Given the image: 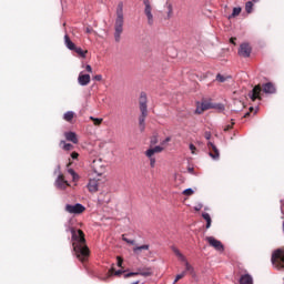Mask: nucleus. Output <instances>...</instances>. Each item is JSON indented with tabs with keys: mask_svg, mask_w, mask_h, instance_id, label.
Returning a JSON list of instances; mask_svg holds the SVG:
<instances>
[{
	"mask_svg": "<svg viewBox=\"0 0 284 284\" xmlns=\"http://www.w3.org/2000/svg\"><path fill=\"white\" fill-rule=\"evenodd\" d=\"M204 139H206V141H210V139H212V132L205 131Z\"/></svg>",
	"mask_w": 284,
	"mask_h": 284,
	"instance_id": "obj_38",
	"label": "nucleus"
},
{
	"mask_svg": "<svg viewBox=\"0 0 284 284\" xmlns=\"http://www.w3.org/2000/svg\"><path fill=\"white\" fill-rule=\"evenodd\" d=\"M172 141V138L168 136L162 141V145H165V143H170Z\"/></svg>",
	"mask_w": 284,
	"mask_h": 284,
	"instance_id": "obj_46",
	"label": "nucleus"
},
{
	"mask_svg": "<svg viewBox=\"0 0 284 284\" xmlns=\"http://www.w3.org/2000/svg\"><path fill=\"white\" fill-rule=\"evenodd\" d=\"M250 110H254V108L251 106Z\"/></svg>",
	"mask_w": 284,
	"mask_h": 284,
	"instance_id": "obj_56",
	"label": "nucleus"
},
{
	"mask_svg": "<svg viewBox=\"0 0 284 284\" xmlns=\"http://www.w3.org/2000/svg\"><path fill=\"white\" fill-rule=\"evenodd\" d=\"M64 227L65 232L71 233L72 247L77 258H79L81 263H85L90 256V248H88V244H85V234H83V231L72 227L70 222H67Z\"/></svg>",
	"mask_w": 284,
	"mask_h": 284,
	"instance_id": "obj_1",
	"label": "nucleus"
},
{
	"mask_svg": "<svg viewBox=\"0 0 284 284\" xmlns=\"http://www.w3.org/2000/svg\"><path fill=\"white\" fill-rule=\"evenodd\" d=\"M184 276H185V271L176 275L174 283H178V281H181V278H183Z\"/></svg>",
	"mask_w": 284,
	"mask_h": 284,
	"instance_id": "obj_36",
	"label": "nucleus"
},
{
	"mask_svg": "<svg viewBox=\"0 0 284 284\" xmlns=\"http://www.w3.org/2000/svg\"><path fill=\"white\" fill-rule=\"evenodd\" d=\"M252 1H254V3H256V1H258V0H252Z\"/></svg>",
	"mask_w": 284,
	"mask_h": 284,
	"instance_id": "obj_55",
	"label": "nucleus"
},
{
	"mask_svg": "<svg viewBox=\"0 0 284 284\" xmlns=\"http://www.w3.org/2000/svg\"><path fill=\"white\" fill-rule=\"evenodd\" d=\"M150 159V165L151 168H154V165H156V159H154L153 156L149 158Z\"/></svg>",
	"mask_w": 284,
	"mask_h": 284,
	"instance_id": "obj_41",
	"label": "nucleus"
},
{
	"mask_svg": "<svg viewBox=\"0 0 284 284\" xmlns=\"http://www.w3.org/2000/svg\"><path fill=\"white\" fill-rule=\"evenodd\" d=\"M116 261H118L116 263L118 267H123V258H121V256H118Z\"/></svg>",
	"mask_w": 284,
	"mask_h": 284,
	"instance_id": "obj_40",
	"label": "nucleus"
},
{
	"mask_svg": "<svg viewBox=\"0 0 284 284\" xmlns=\"http://www.w3.org/2000/svg\"><path fill=\"white\" fill-rule=\"evenodd\" d=\"M130 276H139V272H130L124 274V278H130Z\"/></svg>",
	"mask_w": 284,
	"mask_h": 284,
	"instance_id": "obj_37",
	"label": "nucleus"
},
{
	"mask_svg": "<svg viewBox=\"0 0 284 284\" xmlns=\"http://www.w3.org/2000/svg\"><path fill=\"white\" fill-rule=\"evenodd\" d=\"M165 8L168 10L166 12V19H172V17H174V8L172 7V3L166 2L165 3Z\"/></svg>",
	"mask_w": 284,
	"mask_h": 284,
	"instance_id": "obj_20",
	"label": "nucleus"
},
{
	"mask_svg": "<svg viewBox=\"0 0 284 284\" xmlns=\"http://www.w3.org/2000/svg\"><path fill=\"white\" fill-rule=\"evenodd\" d=\"M71 159H79V153H77V152H73V153H71Z\"/></svg>",
	"mask_w": 284,
	"mask_h": 284,
	"instance_id": "obj_48",
	"label": "nucleus"
},
{
	"mask_svg": "<svg viewBox=\"0 0 284 284\" xmlns=\"http://www.w3.org/2000/svg\"><path fill=\"white\" fill-rule=\"evenodd\" d=\"M263 92L265 94H276V87L272 82H267L263 85Z\"/></svg>",
	"mask_w": 284,
	"mask_h": 284,
	"instance_id": "obj_15",
	"label": "nucleus"
},
{
	"mask_svg": "<svg viewBox=\"0 0 284 284\" xmlns=\"http://www.w3.org/2000/svg\"><path fill=\"white\" fill-rule=\"evenodd\" d=\"M241 10L242 9L240 7L233 8L232 17H239L241 14Z\"/></svg>",
	"mask_w": 284,
	"mask_h": 284,
	"instance_id": "obj_33",
	"label": "nucleus"
},
{
	"mask_svg": "<svg viewBox=\"0 0 284 284\" xmlns=\"http://www.w3.org/2000/svg\"><path fill=\"white\" fill-rule=\"evenodd\" d=\"M172 252H174L175 256H178L180 261H185V256L175 246H172Z\"/></svg>",
	"mask_w": 284,
	"mask_h": 284,
	"instance_id": "obj_26",
	"label": "nucleus"
},
{
	"mask_svg": "<svg viewBox=\"0 0 284 284\" xmlns=\"http://www.w3.org/2000/svg\"><path fill=\"white\" fill-rule=\"evenodd\" d=\"M144 3V14L148 19L149 26H154V16L152 14V4L150 3V0H143Z\"/></svg>",
	"mask_w": 284,
	"mask_h": 284,
	"instance_id": "obj_6",
	"label": "nucleus"
},
{
	"mask_svg": "<svg viewBox=\"0 0 284 284\" xmlns=\"http://www.w3.org/2000/svg\"><path fill=\"white\" fill-rule=\"evenodd\" d=\"M64 44L68 48V50H75L77 44H74V42H72V40L70 39V36L65 34L64 36Z\"/></svg>",
	"mask_w": 284,
	"mask_h": 284,
	"instance_id": "obj_19",
	"label": "nucleus"
},
{
	"mask_svg": "<svg viewBox=\"0 0 284 284\" xmlns=\"http://www.w3.org/2000/svg\"><path fill=\"white\" fill-rule=\"evenodd\" d=\"M207 148H209V150H213V152H214V153L209 152V155L211 156V159H213V161H219V159L221 156L219 148H216L215 144L210 141L207 142Z\"/></svg>",
	"mask_w": 284,
	"mask_h": 284,
	"instance_id": "obj_10",
	"label": "nucleus"
},
{
	"mask_svg": "<svg viewBox=\"0 0 284 284\" xmlns=\"http://www.w3.org/2000/svg\"><path fill=\"white\" fill-rule=\"evenodd\" d=\"M271 263L275 270H284V252L277 248L273 252Z\"/></svg>",
	"mask_w": 284,
	"mask_h": 284,
	"instance_id": "obj_4",
	"label": "nucleus"
},
{
	"mask_svg": "<svg viewBox=\"0 0 284 284\" xmlns=\"http://www.w3.org/2000/svg\"><path fill=\"white\" fill-rule=\"evenodd\" d=\"M189 148H190L192 154H194V151L196 150V146L191 143V144L189 145Z\"/></svg>",
	"mask_w": 284,
	"mask_h": 284,
	"instance_id": "obj_47",
	"label": "nucleus"
},
{
	"mask_svg": "<svg viewBox=\"0 0 284 284\" xmlns=\"http://www.w3.org/2000/svg\"><path fill=\"white\" fill-rule=\"evenodd\" d=\"M142 250H150V245L144 244V245H141V246L133 247L134 254H141Z\"/></svg>",
	"mask_w": 284,
	"mask_h": 284,
	"instance_id": "obj_22",
	"label": "nucleus"
},
{
	"mask_svg": "<svg viewBox=\"0 0 284 284\" xmlns=\"http://www.w3.org/2000/svg\"><path fill=\"white\" fill-rule=\"evenodd\" d=\"M183 263H185V274H187V272L190 274H194V267L192 265L189 264L187 260L185 258V261H182Z\"/></svg>",
	"mask_w": 284,
	"mask_h": 284,
	"instance_id": "obj_25",
	"label": "nucleus"
},
{
	"mask_svg": "<svg viewBox=\"0 0 284 284\" xmlns=\"http://www.w3.org/2000/svg\"><path fill=\"white\" fill-rule=\"evenodd\" d=\"M73 52L78 53L81 59H85V55L88 54V51H83V49H81L80 47H75V49H73Z\"/></svg>",
	"mask_w": 284,
	"mask_h": 284,
	"instance_id": "obj_23",
	"label": "nucleus"
},
{
	"mask_svg": "<svg viewBox=\"0 0 284 284\" xmlns=\"http://www.w3.org/2000/svg\"><path fill=\"white\" fill-rule=\"evenodd\" d=\"M85 70H87V72H92V65L87 64V65H85Z\"/></svg>",
	"mask_w": 284,
	"mask_h": 284,
	"instance_id": "obj_49",
	"label": "nucleus"
},
{
	"mask_svg": "<svg viewBox=\"0 0 284 284\" xmlns=\"http://www.w3.org/2000/svg\"><path fill=\"white\" fill-rule=\"evenodd\" d=\"M195 212H201L203 210V204L199 203L197 205L194 206Z\"/></svg>",
	"mask_w": 284,
	"mask_h": 284,
	"instance_id": "obj_43",
	"label": "nucleus"
},
{
	"mask_svg": "<svg viewBox=\"0 0 284 284\" xmlns=\"http://www.w3.org/2000/svg\"><path fill=\"white\" fill-rule=\"evenodd\" d=\"M202 217L206 221V230H210L212 227V216H210V213H202Z\"/></svg>",
	"mask_w": 284,
	"mask_h": 284,
	"instance_id": "obj_21",
	"label": "nucleus"
},
{
	"mask_svg": "<svg viewBox=\"0 0 284 284\" xmlns=\"http://www.w3.org/2000/svg\"><path fill=\"white\" fill-rule=\"evenodd\" d=\"M111 272H114V267L111 268Z\"/></svg>",
	"mask_w": 284,
	"mask_h": 284,
	"instance_id": "obj_54",
	"label": "nucleus"
},
{
	"mask_svg": "<svg viewBox=\"0 0 284 284\" xmlns=\"http://www.w3.org/2000/svg\"><path fill=\"white\" fill-rule=\"evenodd\" d=\"M151 143H156V141H155V140H152Z\"/></svg>",
	"mask_w": 284,
	"mask_h": 284,
	"instance_id": "obj_53",
	"label": "nucleus"
},
{
	"mask_svg": "<svg viewBox=\"0 0 284 284\" xmlns=\"http://www.w3.org/2000/svg\"><path fill=\"white\" fill-rule=\"evenodd\" d=\"M252 8H254V3L252 1H248L245 3V10H246L247 14H251Z\"/></svg>",
	"mask_w": 284,
	"mask_h": 284,
	"instance_id": "obj_29",
	"label": "nucleus"
},
{
	"mask_svg": "<svg viewBox=\"0 0 284 284\" xmlns=\"http://www.w3.org/2000/svg\"><path fill=\"white\" fill-rule=\"evenodd\" d=\"M65 212L69 214H83V212H85V206H83L81 203L67 204Z\"/></svg>",
	"mask_w": 284,
	"mask_h": 284,
	"instance_id": "obj_5",
	"label": "nucleus"
},
{
	"mask_svg": "<svg viewBox=\"0 0 284 284\" xmlns=\"http://www.w3.org/2000/svg\"><path fill=\"white\" fill-rule=\"evenodd\" d=\"M163 152V146L156 145L154 148H150L149 150L145 151V155L149 159H152V156H154V154H159Z\"/></svg>",
	"mask_w": 284,
	"mask_h": 284,
	"instance_id": "obj_13",
	"label": "nucleus"
},
{
	"mask_svg": "<svg viewBox=\"0 0 284 284\" xmlns=\"http://www.w3.org/2000/svg\"><path fill=\"white\" fill-rule=\"evenodd\" d=\"M64 136L67 139V141H70L71 143H79V139L77 138V133L72 132V131H68L64 133Z\"/></svg>",
	"mask_w": 284,
	"mask_h": 284,
	"instance_id": "obj_16",
	"label": "nucleus"
},
{
	"mask_svg": "<svg viewBox=\"0 0 284 284\" xmlns=\"http://www.w3.org/2000/svg\"><path fill=\"white\" fill-rule=\"evenodd\" d=\"M206 241H207L209 245H211V247H214V250H216V252L225 251V246L223 245V243L221 241L216 240V237L207 236Z\"/></svg>",
	"mask_w": 284,
	"mask_h": 284,
	"instance_id": "obj_7",
	"label": "nucleus"
},
{
	"mask_svg": "<svg viewBox=\"0 0 284 284\" xmlns=\"http://www.w3.org/2000/svg\"><path fill=\"white\" fill-rule=\"evenodd\" d=\"M87 187L89 192H99V181H97L95 179L90 180Z\"/></svg>",
	"mask_w": 284,
	"mask_h": 284,
	"instance_id": "obj_17",
	"label": "nucleus"
},
{
	"mask_svg": "<svg viewBox=\"0 0 284 284\" xmlns=\"http://www.w3.org/2000/svg\"><path fill=\"white\" fill-rule=\"evenodd\" d=\"M240 284H254V278L252 277V275H250L248 273L241 275Z\"/></svg>",
	"mask_w": 284,
	"mask_h": 284,
	"instance_id": "obj_18",
	"label": "nucleus"
},
{
	"mask_svg": "<svg viewBox=\"0 0 284 284\" xmlns=\"http://www.w3.org/2000/svg\"><path fill=\"white\" fill-rule=\"evenodd\" d=\"M232 125H234V122H232ZM232 125H230V124L226 125L225 129H224V131L227 132V130H232Z\"/></svg>",
	"mask_w": 284,
	"mask_h": 284,
	"instance_id": "obj_50",
	"label": "nucleus"
},
{
	"mask_svg": "<svg viewBox=\"0 0 284 284\" xmlns=\"http://www.w3.org/2000/svg\"><path fill=\"white\" fill-rule=\"evenodd\" d=\"M64 121H72L74 119V112L73 111H68L63 115Z\"/></svg>",
	"mask_w": 284,
	"mask_h": 284,
	"instance_id": "obj_27",
	"label": "nucleus"
},
{
	"mask_svg": "<svg viewBox=\"0 0 284 284\" xmlns=\"http://www.w3.org/2000/svg\"><path fill=\"white\" fill-rule=\"evenodd\" d=\"M216 81H219L220 83H225L227 81V78H225L223 74L219 73L216 75Z\"/></svg>",
	"mask_w": 284,
	"mask_h": 284,
	"instance_id": "obj_32",
	"label": "nucleus"
},
{
	"mask_svg": "<svg viewBox=\"0 0 284 284\" xmlns=\"http://www.w3.org/2000/svg\"><path fill=\"white\" fill-rule=\"evenodd\" d=\"M121 274H125V271L118 270V271H115L114 276H121Z\"/></svg>",
	"mask_w": 284,
	"mask_h": 284,
	"instance_id": "obj_45",
	"label": "nucleus"
},
{
	"mask_svg": "<svg viewBox=\"0 0 284 284\" xmlns=\"http://www.w3.org/2000/svg\"><path fill=\"white\" fill-rule=\"evenodd\" d=\"M140 112L139 128L141 132H145V119L148 118V94L145 92L140 94Z\"/></svg>",
	"mask_w": 284,
	"mask_h": 284,
	"instance_id": "obj_3",
	"label": "nucleus"
},
{
	"mask_svg": "<svg viewBox=\"0 0 284 284\" xmlns=\"http://www.w3.org/2000/svg\"><path fill=\"white\" fill-rule=\"evenodd\" d=\"M94 81H103V75L97 74L93 77Z\"/></svg>",
	"mask_w": 284,
	"mask_h": 284,
	"instance_id": "obj_44",
	"label": "nucleus"
},
{
	"mask_svg": "<svg viewBox=\"0 0 284 284\" xmlns=\"http://www.w3.org/2000/svg\"><path fill=\"white\" fill-rule=\"evenodd\" d=\"M261 85H255L252 91L248 92V97L251 100L256 101V99H261Z\"/></svg>",
	"mask_w": 284,
	"mask_h": 284,
	"instance_id": "obj_12",
	"label": "nucleus"
},
{
	"mask_svg": "<svg viewBox=\"0 0 284 284\" xmlns=\"http://www.w3.org/2000/svg\"><path fill=\"white\" fill-rule=\"evenodd\" d=\"M54 185L58 190H65L70 184L68 183L63 174H59L55 179Z\"/></svg>",
	"mask_w": 284,
	"mask_h": 284,
	"instance_id": "obj_9",
	"label": "nucleus"
},
{
	"mask_svg": "<svg viewBox=\"0 0 284 284\" xmlns=\"http://www.w3.org/2000/svg\"><path fill=\"white\" fill-rule=\"evenodd\" d=\"M90 119L93 121L94 125H101V123H103V119L101 118L91 116Z\"/></svg>",
	"mask_w": 284,
	"mask_h": 284,
	"instance_id": "obj_30",
	"label": "nucleus"
},
{
	"mask_svg": "<svg viewBox=\"0 0 284 284\" xmlns=\"http://www.w3.org/2000/svg\"><path fill=\"white\" fill-rule=\"evenodd\" d=\"M237 53L240 57H244V59H247L250 54H252V47H250V43H242Z\"/></svg>",
	"mask_w": 284,
	"mask_h": 284,
	"instance_id": "obj_8",
	"label": "nucleus"
},
{
	"mask_svg": "<svg viewBox=\"0 0 284 284\" xmlns=\"http://www.w3.org/2000/svg\"><path fill=\"white\" fill-rule=\"evenodd\" d=\"M189 172H194V169L193 168L189 169Z\"/></svg>",
	"mask_w": 284,
	"mask_h": 284,
	"instance_id": "obj_52",
	"label": "nucleus"
},
{
	"mask_svg": "<svg viewBox=\"0 0 284 284\" xmlns=\"http://www.w3.org/2000/svg\"><path fill=\"white\" fill-rule=\"evenodd\" d=\"M85 32H87L88 34H90V32H92V29L87 28V29H85Z\"/></svg>",
	"mask_w": 284,
	"mask_h": 284,
	"instance_id": "obj_51",
	"label": "nucleus"
},
{
	"mask_svg": "<svg viewBox=\"0 0 284 284\" xmlns=\"http://www.w3.org/2000/svg\"><path fill=\"white\" fill-rule=\"evenodd\" d=\"M139 276H152V272H150V270L140 271Z\"/></svg>",
	"mask_w": 284,
	"mask_h": 284,
	"instance_id": "obj_34",
	"label": "nucleus"
},
{
	"mask_svg": "<svg viewBox=\"0 0 284 284\" xmlns=\"http://www.w3.org/2000/svg\"><path fill=\"white\" fill-rule=\"evenodd\" d=\"M78 83L82 87L88 85L90 83V74H83V72H81L78 77Z\"/></svg>",
	"mask_w": 284,
	"mask_h": 284,
	"instance_id": "obj_14",
	"label": "nucleus"
},
{
	"mask_svg": "<svg viewBox=\"0 0 284 284\" xmlns=\"http://www.w3.org/2000/svg\"><path fill=\"white\" fill-rule=\"evenodd\" d=\"M182 194H184L185 196H192V194H194V189L192 187H189V189H185Z\"/></svg>",
	"mask_w": 284,
	"mask_h": 284,
	"instance_id": "obj_31",
	"label": "nucleus"
},
{
	"mask_svg": "<svg viewBox=\"0 0 284 284\" xmlns=\"http://www.w3.org/2000/svg\"><path fill=\"white\" fill-rule=\"evenodd\" d=\"M213 110H217L219 112H223V110H225V105H223V103H213Z\"/></svg>",
	"mask_w": 284,
	"mask_h": 284,
	"instance_id": "obj_28",
	"label": "nucleus"
},
{
	"mask_svg": "<svg viewBox=\"0 0 284 284\" xmlns=\"http://www.w3.org/2000/svg\"><path fill=\"white\" fill-rule=\"evenodd\" d=\"M123 241L125 242V243H129V245H136V242L134 241V240H130V239H123Z\"/></svg>",
	"mask_w": 284,
	"mask_h": 284,
	"instance_id": "obj_39",
	"label": "nucleus"
},
{
	"mask_svg": "<svg viewBox=\"0 0 284 284\" xmlns=\"http://www.w3.org/2000/svg\"><path fill=\"white\" fill-rule=\"evenodd\" d=\"M53 174H58V176H59V174H62V173H61V165H58V166L54 169Z\"/></svg>",
	"mask_w": 284,
	"mask_h": 284,
	"instance_id": "obj_42",
	"label": "nucleus"
},
{
	"mask_svg": "<svg viewBox=\"0 0 284 284\" xmlns=\"http://www.w3.org/2000/svg\"><path fill=\"white\" fill-rule=\"evenodd\" d=\"M205 110H213V103L209 101H203L201 105L195 109V114H202Z\"/></svg>",
	"mask_w": 284,
	"mask_h": 284,
	"instance_id": "obj_11",
	"label": "nucleus"
},
{
	"mask_svg": "<svg viewBox=\"0 0 284 284\" xmlns=\"http://www.w3.org/2000/svg\"><path fill=\"white\" fill-rule=\"evenodd\" d=\"M60 146L62 150H65L67 152H70L72 150L73 145L71 143H67L65 141H60Z\"/></svg>",
	"mask_w": 284,
	"mask_h": 284,
	"instance_id": "obj_24",
	"label": "nucleus"
},
{
	"mask_svg": "<svg viewBox=\"0 0 284 284\" xmlns=\"http://www.w3.org/2000/svg\"><path fill=\"white\" fill-rule=\"evenodd\" d=\"M116 18L114 23V39L115 42L119 43L121 41V34H123V1H120L115 11Z\"/></svg>",
	"mask_w": 284,
	"mask_h": 284,
	"instance_id": "obj_2",
	"label": "nucleus"
},
{
	"mask_svg": "<svg viewBox=\"0 0 284 284\" xmlns=\"http://www.w3.org/2000/svg\"><path fill=\"white\" fill-rule=\"evenodd\" d=\"M69 174H71V176L73 178V180L79 179V174H77V172H74L72 169L68 170Z\"/></svg>",
	"mask_w": 284,
	"mask_h": 284,
	"instance_id": "obj_35",
	"label": "nucleus"
}]
</instances>
